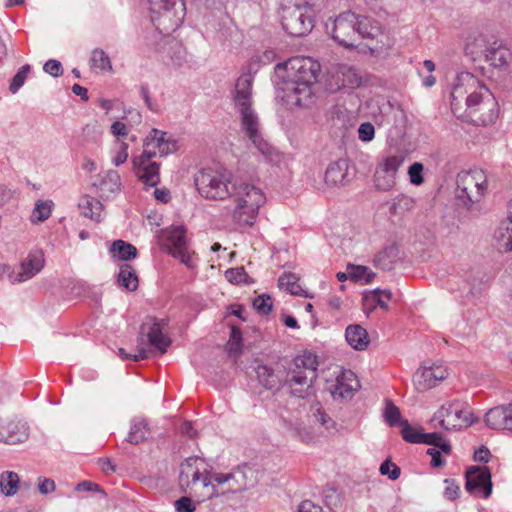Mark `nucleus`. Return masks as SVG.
Returning <instances> with one entry per match:
<instances>
[{"label": "nucleus", "mask_w": 512, "mask_h": 512, "mask_svg": "<svg viewBox=\"0 0 512 512\" xmlns=\"http://www.w3.org/2000/svg\"><path fill=\"white\" fill-rule=\"evenodd\" d=\"M234 102L241 116V128L258 151L269 162H278L280 154L260 132L259 118L252 108V77L241 75L235 86Z\"/></svg>", "instance_id": "1"}, {"label": "nucleus", "mask_w": 512, "mask_h": 512, "mask_svg": "<svg viewBox=\"0 0 512 512\" xmlns=\"http://www.w3.org/2000/svg\"><path fill=\"white\" fill-rule=\"evenodd\" d=\"M231 197L235 203L232 217L238 224H254L260 208L266 203L263 190L238 174L233 182Z\"/></svg>", "instance_id": "2"}, {"label": "nucleus", "mask_w": 512, "mask_h": 512, "mask_svg": "<svg viewBox=\"0 0 512 512\" xmlns=\"http://www.w3.org/2000/svg\"><path fill=\"white\" fill-rule=\"evenodd\" d=\"M318 361L316 355L304 353L298 355L292 367L286 373L285 380H282V387H286L289 394L298 398H305L309 395L312 382L316 379Z\"/></svg>", "instance_id": "3"}, {"label": "nucleus", "mask_w": 512, "mask_h": 512, "mask_svg": "<svg viewBox=\"0 0 512 512\" xmlns=\"http://www.w3.org/2000/svg\"><path fill=\"white\" fill-rule=\"evenodd\" d=\"M236 175L223 167L203 168L195 175L194 182L199 194L211 200H224L231 196Z\"/></svg>", "instance_id": "4"}, {"label": "nucleus", "mask_w": 512, "mask_h": 512, "mask_svg": "<svg viewBox=\"0 0 512 512\" xmlns=\"http://www.w3.org/2000/svg\"><path fill=\"white\" fill-rule=\"evenodd\" d=\"M320 65L310 57L296 56L275 66L277 85L316 83Z\"/></svg>", "instance_id": "5"}, {"label": "nucleus", "mask_w": 512, "mask_h": 512, "mask_svg": "<svg viewBox=\"0 0 512 512\" xmlns=\"http://www.w3.org/2000/svg\"><path fill=\"white\" fill-rule=\"evenodd\" d=\"M317 3L306 0L304 4H283L279 15L283 30L292 37H302L314 27V9Z\"/></svg>", "instance_id": "6"}, {"label": "nucleus", "mask_w": 512, "mask_h": 512, "mask_svg": "<svg viewBox=\"0 0 512 512\" xmlns=\"http://www.w3.org/2000/svg\"><path fill=\"white\" fill-rule=\"evenodd\" d=\"M151 21L160 34L169 35L180 27L185 17L182 0H148Z\"/></svg>", "instance_id": "7"}, {"label": "nucleus", "mask_w": 512, "mask_h": 512, "mask_svg": "<svg viewBox=\"0 0 512 512\" xmlns=\"http://www.w3.org/2000/svg\"><path fill=\"white\" fill-rule=\"evenodd\" d=\"M145 339L147 344L155 348L160 355L167 351L171 340L163 331L160 322L154 318H148L140 327V333L137 345V354H128L123 348L119 349V355L124 360L139 361L148 358L149 351L145 348Z\"/></svg>", "instance_id": "8"}, {"label": "nucleus", "mask_w": 512, "mask_h": 512, "mask_svg": "<svg viewBox=\"0 0 512 512\" xmlns=\"http://www.w3.org/2000/svg\"><path fill=\"white\" fill-rule=\"evenodd\" d=\"M456 195L465 207L471 209L479 203L488 190V181L482 169L464 170L457 174Z\"/></svg>", "instance_id": "9"}, {"label": "nucleus", "mask_w": 512, "mask_h": 512, "mask_svg": "<svg viewBox=\"0 0 512 512\" xmlns=\"http://www.w3.org/2000/svg\"><path fill=\"white\" fill-rule=\"evenodd\" d=\"M487 87L472 73L460 72L454 79L450 93L451 109L454 114L462 108V102L466 107H474L475 100L479 98Z\"/></svg>", "instance_id": "10"}, {"label": "nucleus", "mask_w": 512, "mask_h": 512, "mask_svg": "<svg viewBox=\"0 0 512 512\" xmlns=\"http://www.w3.org/2000/svg\"><path fill=\"white\" fill-rule=\"evenodd\" d=\"M159 245L188 267L190 255L187 252L186 230L184 226H166L157 232Z\"/></svg>", "instance_id": "11"}, {"label": "nucleus", "mask_w": 512, "mask_h": 512, "mask_svg": "<svg viewBox=\"0 0 512 512\" xmlns=\"http://www.w3.org/2000/svg\"><path fill=\"white\" fill-rule=\"evenodd\" d=\"M472 414L462 407L460 402L443 404L432 418L434 427L440 426L445 430H458L471 425L474 421Z\"/></svg>", "instance_id": "12"}, {"label": "nucleus", "mask_w": 512, "mask_h": 512, "mask_svg": "<svg viewBox=\"0 0 512 512\" xmlns=\"http://www.w3.org/2000/svg\"><path fill=\"white\" fill-rule=\"evenodd\" d=\"M357 14L346 11L339 14L332 22L330 33L335 42L345 48H354L358 41Z\"/></svg>", "instance_id": "13"}, {"label": "nucleus", "mask_w": 512, "mask_h": 512, "mask_svg": "<svg viewBox=\"0 0 512 512\" xmlns=\"http://www.w3.org/2000/svg\"><path fill=\"white\" fill-rule=\"evenodd\" d=\"M404 160V154L398 152L387 155L378 162L374 174V182L377 189L388 191L395 185L397 172Z\"/></svg>", "instance_id": "14"}, {"label": "nucleus", "mask_w": 512, "mask_h": 512, "mask_svg": "<svg viewBox=\"0 0 512 512\" xmlns=\"http://www.w3.org/2000/svg\"><path fill=\"white\" fill-rule=\"evenodd\" d=\"M157 155L155 150L144 149L141 155L132 159L133 171L146 186L155 187L160 182V164L152 161Z\"/></svg>", "instance_id": "15"}, {"label": "nucleus", "mask_w": 512, "mask_h": 512, "mask_svg": "<svg viewBox=\"0 0 512 512\" xmlns=\"http://www.w3.org/2000/svg\"><path fill=\"white\" fill-rule=\"evenodd\" d=\"M205 466L204 460L199 457H189L181 463L179 485L182 492H191L199 482L203 486V478L208 477Z\"/></svg>", "instance_id": "16"}, {"label": "nucleus", "mask_w": 512, "mask_h": 512, "mask_svg": "<svg viewBox=\"0 0 512 512\" xmlns=\"http://www.w3.org/2000/svg\"><path fill=\"white\" fill-rule=\"evenodd\" d=\"M469 113L476 117L475 121L488 126L495 123L498 118L499 109L495 96L487 88L475 100L474 107H467Z\"/></svg>", "instance_id": "17"}, {"label": "nucleus", "mask_w": 512, "mask_h": 512, "mask_svg": "<svg viewBox=\"0 0 512 512\" xmlns=\"http://www.w3.org/2000/svg\"><path fill=\"white\" fill-rule=\"evenodd\" d=\"M357 34L359 39H372L376 40V45L371 48L372 50H387L393 46L392 40L385 34L381 25L367 17L357 15Z\"/></svg>", "instance_id": "18"}, {"label": "nucleus", "mask_w": 512, "mask_h": 512, "mask_svg": "<svg viewBox=\"0 0 512 512\" xmlns=\"http://www.w3.org/2000/svg\"><path fill=\"white\" fill-rule=\"evenodd\" d=\"M235 476L236 472L233 470L227 474H216L213 480H210L208 477L203 478V489L206 490V493L202 497L210 499L230 492L237 493L243 491L239 487Z\"/></svg>", "instance_id": "19"}, {"label": "nucleus", "mask_w": 512, "mask_h": 512, "mask_svg": "<svg viewBox=\"0 0 512 512\" xmlns=\"http://www.w3.org/2000/svg\"><path fill=\"white\" fill-rule=\"evenodd\" d=\"M314 83H304L303 85H278L279 90L282 91V99L287 106L293 108H307L314 102V94L312 92V85Z\"/></svg>", "instance_id": "20"}, {"label": "nucleus", "mask_w": 512, "mask_h": 512, "mask_svg": "<svg viewBox=\"0 0 512 512\" xmlns=\"http://www.w3.org/2000/svg\"><path fill=\"white\" fill-rule=\"evenodd\" d=\"M466 490L487 498L492 492L491 473L487 467L473 466L466 471Z\"/></svg>", "instance_id": "21"}, {"label": "nucleus", "mask_w": 512, "mask_h": 512, "mask_svg": "<svg viewBox=\"0 0 512 512\" xmlns=\"http://www.w3.org/2000/svg\"><path fill=\"white\" fill-rule=\"evenodd\" d=\"M485 61L499 72H506L512 62V53L503 41L490 37V42L485 50Z\"/></svg>", "instance_id": "22"}, {"label": "nucleus", "mask_w": 512, "mask_h": 512, "mask_svg": "<svg viewBox=\"0 0 512 512\" xmlns=\"http://www.w3.org/2000/svg\"><path fill=\"white\" fill-rule=\"evenodd\" d=\"M360 84L361 77L353 67L340 65L330 73L327 86L331 92H336L345 88L354 89Z\"/></svg>", "instance_id": "23"}, {"label": "nucleus", "mask_w": 512, "mask_h": 512, "mask_svg": "<svg viewBox=\"0 0 512 512\" xmlns=\"http://www.w3.org/2000/svg\"><path fill=\"white\" fill-rule=\"evenodd\" d=\"M447 376V369L441 365L423 367L414 374L413 383L417 391L425 392L437 386Z\"/></svg>", "instance_id": "24"}, {"label": "nucleus", "mask_w": 512, "mask_h": 512, "mask_svg": "<svg viewBox=\"0 0 512 512\" xmlns=\"http://www.w3.org/2000/svg\"><path fill=\"white\" fill-rule=\"evenodd\" d=\"M29 438V426L26 422L14 419L0 420V441L16 445L25 442Z\"/></svg>", "instance_id": "25"}, {"label": "nucleus", "mask_w": 512, "mask_h": 512, "mask_svg": "<svg viewBox=\"0 0 512 512\" xmlns=\"http://www.w3.org/2000/svg\"><path fill=\"white\" fill-rule=\"evenodd\" d=\"M44 266V257L41 251H33L20 263L19 271L9 275L11 283L27 281L38 274Z\"/></svg>", "instance_id": "26"}, {"label": "nucleus", "mask_w": 512, "mask_h": 512, "mask_svg": "<svg viewBox=\"0 0 512 512\" xmlns=\"http://www.w3.org/2000/svg\"><path fill=\"white\" fill-rule=\"evenodd\" d=\"M359 388V381L356 375L348 370L343 371L340 375L337 376L334 383H332L328 390L332 395L333 399H351L354 395V392Z\"/></svg>", "instance_id": "27"}, {"label": "nucleus", "mask_w": 512, "mask_h": 512, "mask_svg": "<svg viewBox=\"0 0 512 512\" xmlns=\"http://www.w3.org/2000/svg\"><path fill=\"white\" fill-rule=\"evenodd\" d=\"M485 422L492 429L512 433V403L490 409L485 415Z\"/></svg>", "instance_id": "28"}, {"label": "nucleus", "mask_w": 512, "mask_h": 512, "mask_svg": "<svg viewBox=\"0 0 512 512\" xmlns=\"http://www.w3.org/2000/svg\"><path fill=\"white\" fill-rule=\"evenodd\" d=\"M93 186L96 187L100 197L104 199L113 198L121 188L120 175L115 170H108L99 175V179L93 183Z\"/></svg>", "instance_id": "29"}, {"label": "nucleus", "mask_w": 512, "mask_h": 512, "mask_svg": "<svg viewBox=\"0 0 512 512\" xmlns=\"http://www.w3.org/2000/svg\"><path fill=\"white\" fill-rule=\"evenodd\" d=\"M348 169L349 163L346 159L330 163L324 174L325 183L331 187L346 185L351 180Z\"/></svg>", "instance_id": "30"}, {"label": "nucleus", "mask_w": 512, "mask_h": 512, "mask_svg": "<svg viewBox=\"0 0 512 512\" xmlns=\"http://www.w3.org/2000/svg\"><path fill=\"white\" fill-rule=\"evenodd\" d=\"M80 213L89 220L99 223L104 219V206L94 197L84 195L78 203Z\"/></svg>", "instance_id": "31"}, {"label": "nucleus", "mask_w": 512, "mask_h": 512, "mask_svg": "<svg viewBox=\"0 0 512 512\" xmlns=\"http://www.w3.org/2000/svg\"><path fill=\"white\" fill-rule=\"evenodd\" d=\"M255 373L258 382L267 390L279 389L282 387V371H275L268 365H257Z\"/></svg>", "instance_id": "32"}, {"label": "nucleus", "mask_w": 512, "mask_h": 512, "mask_svg": "<svg viewBox=\"0 0 512 512\" xmlns=\"http://www.w3.org/2000/svg\"><path fill=\"white\" fill-rule=\"evenodd\" d=\"M345 337L349 345L356 350H364L369 343L368 333L360 325H349Z\"/></svg>", "instance_id": "33"}, {"label": "nucleus", "mask_w": 512, "mask_h": 512, "mask_svg": "<svg viewBox=\"0 0 512 512\" xmlns=\"http://www.w3.org/2000/svg\"><path fill=\"white\" fill-rule=\"evenodd\" d=\"M489 42L490 37H486L482 34L468 37L465 44L466 55L471 56L473 60L485 56V50Z\"/></svg>", "instance_id": "34"}, {"label": "nucleus", "mask_w": 512, "mask_h": 512, "mask_svg": "<svg viewBox=\"0 0 512 512\" xmlns=\"http://www.w3.org/2000/svg\"><path fill=\"white\" fill-rule=\"evenodd\" d=\"M118 285L127 291H135L138 288L139 280L135 269L130 264H122L119 267Z\"/></svg>", "instance_id": "35"}, {"label": "nucleus", "mask_w": 512, "mask_h": 512, "mask_svg": "<svg viewBox=\"0 0 512 512\" xmlns=\"http://www.w3.org/2000/svg\"><path fill=\"white\" fill-rule=\"evenodd\" d=\"M399 249L396 244H391L383 249L374 259L377 267L383 270L392 269L393 263L398 259Z\"/></svg>", "instance_id": "36"}, {"label": "nucleus", "mask_w": 512, "mask_h": 512, "mask_svg": "<svg viewBox=\"0 0 512 512\" xmlns=\"http://www.w3.org/2000/svg\"><path fill=\"white\" fill-rule=\"evenodd\" d=\"M110 252L113 257L121 261H129L137 256L136 247L123 240H115L110 247Z\"/></svg>", "instance_id": "37"}, {"label": "nucleus", "mask_w": 512, "mask_h": 512, "mask_svg": "<svg viewBox=\"0 0 512 512\" xmlns=\"http://www.w3.org/2000/svg\"><path fill=\"white\" fill-rule=\"evenodd\" d=\"M234 471L236 472V481L243 491L254 487L259 480L257 471L252 467L243 466Z\"/></svg>", "instance_id": "38"}, {"label": "nucleus", "mask_w": 512, "mask_h": 512, "mask_svg": "<svg viewBox=\"0 0 512 512\" xmlns=\"http://www.w3.org/2000/svg\"><path fill=\"white\" fill-rule=\"evenodd\" d=\"M278 285L282 290L292 295L309 297V295L298 284V278L293 273H285L278 279Z\"/></svg>", "instance_id": "39"}, {"label": "nucleus", "mask_w": 512, "mask_h": 512, "mask_svg": "<svg viewBox=\"0 0 512 512\" xmlns=\"http://www.w3.org/2000/svg\"><path fill=\"white\" fill-rule=\"evenodd\" d=\"M19 476L13 471H5L0 475V490L5 496L16 494L19 485Z\"/></svg>", "instance_id": "40"}, {"label": "nucleus", "mask_w": 512, "mask_h": 512, "mask_svg": "<svg viewBox=\"0 0 512 512\" xmlns=\"http://www.w3.org/2000/svg\"><path fill=\"white\" fill-rule=\"evenodd\" d=\"M149 434L147 423L143 419H134L127 437V441L131 444H138L144 441Z\"/></svg>", "instance_id": "41"}, {"label": "nucleus", "mask_w": 512, "mask_h": 512, "mask_svg": "<svg viewBox=\"0 0 512 512\" xmlns=\"http://www.w3.org/2000/svg\"><path fill=\"white\" fill-rule=\"evenodd\" d=\"M494 239L500 251H512V226H499L494 232Z\"/></svg>", "instance_id": "42"}, {"label": "nucleus", "mask_w": 512, "mask_h": 512, "mask_svg": "<svg viewBox=\"0 0 512 512\" xmlns=\"http://www.w3.org/2000/svg\"><path fill=\"white\" fill-rule=\"evenodd\" d=\"M392 293L390 290L375 289L371 295L365 296L364 300L366 305L370 304L372 308L379 306L381 309L387 310L388 304L386 300H390Z\"/></svg>", "instance_id": "43"}, {"label": "nucleus", "mask_w": 512, "mask_h": 512, "mask_svg": "<svg viewBox=\"0 0 512 512\" xmlns=\"http://www.w3.org/2000/svg\"><path fill=\"white\" fill-rule=\"evenodd\" d=\"M92 69L99 71H111L112 64L108 55L102 49H94L90 58Z\"/></svg>", "instance_id": "44"}, {"label": "nucleus", "mask_w": 512, "mask_h": 512, "mask_svg": "<svg viewBox=\"0 0 512 512\" xmlns=\"http://www.w3.org/2000/svg\"><path fill=\"white\" fill-rule=\"evenodd\" d=\"M53 206L54 203L51 200H38L35 203V207L31 215L32 220L39 222L46 221L52 213Z\"/></svg>", "instance_id": "45"}, {"label": "nucleus", "mask_w": 512, "mask_h": 512, "mask_svg": "<svg viewBox=\"0 0 512 512\" xmlns=\"http://www.w3.org/2000/svg\"><path fill=\"white\" fill-rule=\"evenodd\" d=\"M168 133L159 129L153 128L144 139V149L155 150L156 152L160 149V144H163Z\"/></svg>", "instance_id": "46"}, {"label": "nucleus", "mask_w": 512, "mask_h": 512, "mask_svg": "<svg viewBox=\"0 0 512 512\" xmlns=\"http://www.w3.org/2000/svg\"><path fill=\"white\" fill-rule=\"evenodd\" d=\"M227 349L231 356L238 357L242 350V333L238 327L231 329L230 339L227 343Z\"/></svg>", "instance_id": "47"}, {"label": "nucleus", "mask_w": 512, "mask_h": 512, "mask_svg": "<svg viewBox=\"0 0 512 512\" xmlns=\"http://www.w3.org/2000/svg\"><path fill=\"white\" fill-rule=\"evenodd\" d=\"M347 271L349 278L354 281L364 280L366 283H369L375 276V274L365 266L350 265L347 267Z\"/></svg>", "instance_id": "48"}, {"label": "nucleus", "mask_w": 512, "mask_h": 512, "mask_svg": "<svg viewBox=\"0 0 512 512\" xmlns=\"http://www.w3.org/2000/svg\"><path fill=\"white\" fill-rule=\"evenodd\" d=\"M30 69V65L25 64L17 71L9 85V90L11 93H17L19 89L24 85L28 74L30 73Z\"/></svg>", "instance_id": "49"}, {"label": "nucleus", "mask_w": 512, "mask_h": 512, "mask_svg": "<svg viewBox=\"0 0 512 512\" xmlns=\"http://www.w3.org/2000/svg\"><path fill=\"white\" fill-rule=\"evenodd\" d=\"M401 424V434L405 441L409 443H422L423 432L421 430L410 426L407 421H403Z\"/></svg>", "instance_id": "50"}, {"label": "nucleus", "mask_w": 512, "mask_h": 512, "mask_svg": "<svg viewBox=\"0 0 512 512\" xmlns=\"http://www.w3.org/2000/svg\"><path fill=\"white\" fill-rule=\"evenodd\" d=\"M383 416L390 426L397 425L401 419V413L399 408L396 405H394L390 400H386Z\"/></svg>", "instance_id": "51"}, {"label": "nucleus", "mask_w": 512, "mask_h": 512, "mask_svg": "<svg viewBox=\"0 0 512 512\" xmlns=\"http://www.w3.org/2000/svg\"><path fill=\"white\" fill-rule=\"evenodd\" d=\"M272 306V298L268 294H261L253 300L254 309L262 315H267L272 310Z\"/></svg>", "instance_id": "52"}, {"label": "nucleus", "mask_w": 512, "mask_h": 512, "mask_svg": "<svg viewBox=\"0 0 512 512\" xmlns=\"http://www.w3.org/2000/svg\"><path fill=\"white\" fill-rule=\"evenodd\" d=\"M423 171H424V166L420 162H414L413 164L410 165V167L408 168V175H409L410 182L413 185L419 186V185L423 184V182H424Z\"/></svg>", "instance_id": "53"}, {"label": "nucleus", "mask_w": 512, "mask_h": 512, "mask_svg": "<svg viewBox=\"0 0 512 512\" xmlns=\"http://www.w3.org/2000/svg\"><path fill=\"white\" fill-rule=\"evenodd\" d=\"M225 277L231 283L240 284L246 282L248 275L243 267H236L228 269Z\"/></svg>", "instance_id": "54"}, {"label": "nucleus", "mask_w": 512, "mask_h": 512, "mask_svg": "<svg viewBox=\"0 0 512 512\" xmlns=\"http://www.w3.org/2000/svg\"><path fill=\"white\" fill-rule=\"evenodd\" d=\"M381 475L388 476L391 480H397L400 476V468L389 460H385L379 469Z\"/></svg>", "instance_id": "55"}, {"label": "nucleus", "mask_w": 512, "mask_h": 512, "mask_svg": "<svg viewBox=\"0 0 512 512\" xmlns=\"http://www.w3.org/2000/svg\"><path fill=\"white\" fill-rule=\"evenodd\" d=\"M178 142L171 136L166 137L163 144H160V149L158 151L161 157L172 154L178 150Z\"/></svg>", "instance_id": "56"}, {"label": "nucleus", "mask_w": 512, "mask_h": 512, "mask_svg": "<svg viewBox=\"0 0 512 512\" xmlns=\"http://www.w3.org/2000/svg\"><path fill=\"white\" fill-rule=\"evenodd\" d=\"M375 136V128L370 122L360 124L358 128V138L363 142L371 141Z\"/></svg>", "instance_id": "57"}, {"label": "nucleus", "mask_w": 512, "mask_h": 512, "mask_svg": "<svg viewBox=\"0 0 512 512\" xmlns=\"http://www.w3.org/2000/svg\"><path fill=\"white\" fill-rule=\"evenodd\" d=\"M174 507L177 512H193L196 509V504L191 498L183 496L174 502Z\"/></svg>", "instance_id": "58"}, {"label": "nucleus", "mask_w": 512, "mask_h": 512, "mask_svg": "<svg viewBox=\"0 0 512 512\" xmlns=\"http://www.w3.org/2000/svg\"><path fill=\"white\" fill-rule=\"evenodd\" d=\"M139 93H140L142 99L144 100L147 108L152 112H158V110H159L158 105L156 103L152 102V100H151L148 84L142 83L139 88Z\"/></svg>", "instance_id": "59"}, {"label": "nucleus", "mask_w": 512, "mask_h": 512, "mask_svg": "<svg viewBox=\"0 0 512 512\" xmlns=\"http://www.w3.org/2000/svg\"><path fill=\"white\" fill-rule=\"evenodd\" d=\"M43 70L53 77H59L63 74L62 64L60 63V61L55 59L48 60L44 64Z\"/></svg>", "instance_id": "60"}, {"label": "nucleus", "mask_w": 512, "mask_h": 512, "mask_svg": "<svg viewBox=\"0 0 512 512\" xmlns=\"http://www.w3.org/2000/svg\"><path fill=\"white\" fill-rule=\"evenodd\" d=\"M445 490H444V496L448 500H454L458 497L460 488L459 485L455 483L454 480L451 479H445Z\"/></svg>", "instance_id": "61"}, {"label": "nucleus", "mask_w": 512, "mask_h": 512, "mask_svg": "<svg viewBox=\"0 0 512 512\" xmlns=\"http://www.w3.org/2000/svg\"><path fill=\"white\" fill-rule=\"evenodd\" d=\"M128 159V144L121 142L116 155L113 157L112 162L115 166L125 163Z\"/></svg>", "instance_id": "62"}, {"label": "nucleus", "mask_w": 512, "mask_h": 512, "mask_svg": "<svg viewBox=\"0 0 512 512\" xmlns=\"http://www.w3.org/2000/svg\"><path fill=\"white\" fill-rule=\"evenodd\" d=\"M317 422H319L326 430L335 429V422L324 411L318 409L315 413Z\"/></svg>", "instance_id": "63"}, {"label": "nucleus", "mask_w": 512, "mask_h": 512, "mask_svg": "<svg viewBox=\"0 0 512 512\" xmlns=\"http://www.w3.org/2000/svg\"><path fill=\"white\" fill-rule=\"evenodd\" d=\"M56 488L55 482L49 478L38 479V490L41 494L47 495L53 492Z\"/></svg>", "instance_id": "64"}]
</instances>
